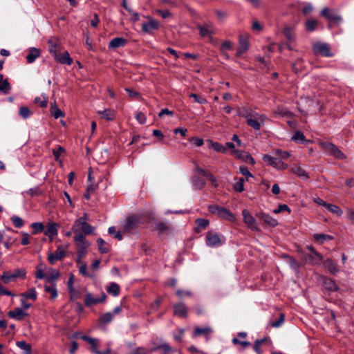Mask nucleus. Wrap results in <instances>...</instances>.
<instances>
[{
	"instance_id": "f257e3e1",
	"label": "nucleus",
	"mask_w": 354,
	"mask_h": 354,
	"mask_svg": "<svg viewBox=\"0 0 354 354\" xmlns=\"http://www.w3.org/2000/svg\"><path fill=\"white\" fill-rule=\"evenodd\" d=\"M86 215L80 217L73 223L72 226L73 232L75 236L79 234H93L94 227L86 222Z\"/></svg>"
},
{
	"instance_id": "f03ea898",
	"label": "nucleus",
	"mask_w": 354,
	"mask_h": 354,
	"mask_svg": "<svg viewBox=\"0 0 354 354\" xmlns=\"http://www.w3.org/2000/svg\"><path fill=\"white\" fill-rule=\"evenodd\" d=\"M241 115L246 119L247 124L255 130L261 129V124L263 123L265 117L263 115L258 113H249L247 111L241 112Z\"/></svg>"
},
{
	"instance_id": "7ed1b4c3",
	"label": "nucleus",
	"mask_w": 354,
	"mask_h": 354,
	"mask_svg": "<svg viewBox=\"0 0 354 354\" xmlns=\"http://www.w3.org/2000/svg\"><path fill=\"white\" fill-rule=\"evenodd\" d=\"M144 224L142 218L138 215H133L127 218L122 225L124 232H131Z\"/></svg>"
},
{
	"instance_id": "20e7f679",
	"label": "nucleus",
	"mask_w": 354,
	"mask_h": 354,
	"mask_svg": "<svg viewBox=\"0 0 354 354\" xmlns=\"http://www.w3.org/2000/svg\"><path fill=\"white\" fill-rule=\"evenodd\" d=\"M74 241L77 245V261H80V259L86 255L87 248H88L90 243L86 241L85 236L83 234L75 236Z\"/></svg>"
},
{
	"instance_id": "39448f33",
	"label": "nucleus",
	"mask_w": 354,
	"mask_h": 354,
	"mask_svg": "<svg viewBox=\"0 0 354 354\" xmlns=\"http://www.w3.org/2000/svg\"><path fill=\"white\" fill-rule=\"evenodd\" d=\"M225 239L223 236L212 232L209 231L206 234L205 243L207 246L210 248H217L223 245L225 243Z\"/></svg>"
},
{
	"instance_id": "423d86ee",
	"label": "nucleus",
	"mask_w": 354,
	"mask_h": 354,
	"mask_svg": "<svg viewBox=\"0 0 354 354\" xmlns=\"http://www.w3.org/2000/svg\"><path fill=\"white\" fill-rule=\"evenodd\" d=\"M321 15L326 18L328 21V28H330L333 25H339L342 22V17L332 12L328 8L325 7L321 12Z\"/></svg>"
},
{
	"instance_id": "0eeeda50",
	"label": "nucleus",
	"mask_w": 354,
	"mask_h": 354,
	"mask_svg": "<svg viewBox=\"0 0 354 354\" xmlns=\"http://www.w3.org/2000/svg\"><path fill=\"white\" fill-rule=\"evenodd\" d=\"M50 53L53 55L54 58L61 64L71 65L73 59L70 57L69 53L67 51L60 52L57 49L52 48Z\"/></svg>"
},
{
	"instance_id": "6e6552de",
	"label": "nucleus",
	"mask_w": 354,
	"mask_h": 354,
	"mask_svg": "<svg viewBox=\"0 0 354 354\" xmlns=\"http://www.w3.org/2000/svg\"><path fill=\"white\" fill-rule=\"evenodd\" d=\"M320 145L323 149L336 158L344 159L345 158L344 154L333 143L323 142L320 143Z\"/></svg>"
},
{
	"instance_id": "1a4fd4ad",
	"label": "nucleus",
	"mask_w": 354,
	"mask_h": 354,
	"mask_svg": "<svg viewBox=\"0 0 354 354\" xmlns=\"http://www.w3.org/2000/svg\"><path fill=\"white\" fill-rule=\"evenodd\" d=\"M67 249V246L59 245L55 252L50 253L48 260L50 264L53 265L56 261L62 260L66 256Z\"/></svg>"
},
{
	"instance_id": "9d476101",
	"label": "nucleus",
	"mask_w": 354,
	"mask_h": 354,
	"mask_svg": "<svg viewBox=\"0 0 354 354\" xmlns=\"http://www.w3.org/2000/svg\"><path fill=\"white\" fill-rule=\"evenodd\" d=\"M26 272L24 270L19 269L15 270L14 272L10 273L8 272H3L1 276V280L4 283H8L14 281L19 277H24Z\"/></svg>"
},
{
	"instance_id": "9b49d317",
	"label": "nucleus",
	"mask_w": 354,
	"mask_h": 354,
	"mask_svg": "<svg viewBox=\"0 0 354 354\" xmlns=\"http://www.w3.org/2000/svg\"><path fill=\"white\" fill-rule=\"evenodd\" d=\"M208 209L211 213L216 214L222 218L228 219L233 218V214L230 211L219 205H211L209 206Z\"/></svg>"
},
{
	"instance_id": "f8f14e48",
	"label": "nucleus",
	"mask_w": 354,
	"mask_h": 354,
	"mask_svg": "<svg viewBox=\"0 0 354 354\" xmlns=\"http://www.w3.org/2000/svg\"><path fill=\"white\" fill-rule=\"evenodd\" d=\"M263 160L265 162L279 169H286L288 165L283 162L280 158L270 155H264Z\"/></svg>"
},
{
	"instance_id": "ddd939ff",
	"label": "nucleus",
	"mask_w": 354,
	"mask_h": 354,
	"mask_svg": "<svg viewBox=\"0 0 354 354\" xmlns=\"http://www.w3.org/2000/svg\"><path fill=\"white\" fill-rule=\"evenodd\" d=\"M313 48L316 54H319L326 57H331L333 55L330 52V46L327 44L318 42L313 44Z\"/></svg>"
},
{
	"instance_id": "4468645a",
	"label": "nucleus",
	"mask_w": 354,
	"mask_h": 354,
	"mask_svg": "<svg viewBox=\"0 0 354 354\" xmlns=\"http://www.w3.org/2000/svg\"><path fill=\"white\" fill-rule=\"evenodd\" d=\"M242 215L243 216L244 223L247 225L248 227L254 231L259 230L258 224L253 217V216L248 211L247 209H243L242 211Z\"/></svg>"
},
{
	"instance_id": "2eb2a0df",
	"label": "nucleus",
	"mask_w": 354,
	"mask_h": 354,
	"mask_svg": "<svg viewBox=\"0 0 354 354\" xmlns=\"http://www.w3.org/2000/svg\"><path fill=\"white\" fill-rule=\"evenodd\" d=\"M106 298V295L104 292H102L100 297H94L91 293H87L85 295L84 304L86 306H94L104 302Z\"/></svg>"
},
{
	"instance_id": "dca6fc26",
	"label": "nucleus",
	"mask_w": 354,
	"mask_h": 354,
	"mask_svg": "<svg viewBox=\"0 0 354 354\" xmlns=\"http://www.w3.org/2000/svg\"><path fill=\"white\" fill-rule=\"evenodd\" d=\"M59 227V224L54 222H49L47 225V229L44 232V234L48 236L50 241H52L53 237L57 235Z\"/></svg>"
},
{
	"instance_id": "f3484780",
	"label": "nucleus",
	"mask_w": 354,
	"mask_h": 354,
	"mask_svg": "<svg viewBox=\"0 0 354 354\" xmlns=\"http://www.w3.org/2000/svg\"><path fill=\"white\" fill-rule=\"evenodd\" d=\"M249 48L248 41L246 37L239 36V45L236 53V57H241Z\"/></svg>"
},
{
	"instance_id": "a211bd4d",
	"label": "nucleus",
	"mask_w": 354,
	"mask_h": 354,
	"mask_svg": "<svg viewBox=\"0 0 354 354\" xmlns=\"http://www.w3.org/2000/svg\"><path fill=\"white\" fill-rule=\"evenodd\" d=\"M257 216L259 219L261 220L266 224H267L271 227H274L278 225L277 220L272 218L270 215H269L266 213L259 212L257 214Z\"/></svg>"
},
{
	"instance_id": "6ab92c4d",
	"label": "nucleus",
	"mask_w": 354,
	"mask_h": 354,
	"mask_svg": "<svg viewBox=\"0 0 354 354\" xmlns=\"http://www.w3.org/2000/svg\"><path fill=\"white\" fill-rule=\"evenodd\" d=\"M174 313L175 315L185 317L187 315V309L185 304L178 303L174 306Z\"/></svg>"
},
{
	"instance_id": "aec40b11",
	"label": "nucleus",
	"mask_w": 354,
	"mask_h": 354,
	"mask_svg": "<svg viewBox=\"0 0 354 354\" xmlns=\"http://www.w3.org/2000/svg\"><path fill=\"white\" fill-rule=\"evenodd\" d=\"M149 21L147 23H144L142 24V30L146 32H149L152 30H156L159 27L158 22L153 19L152 18L149 17Z\"/></svg>"
},
{
	"instance_id": "412c9836",
	"label": "nucleus",
	"mask_w": 354,
	"mask_h": 354,
	"mask_svg": "<svg viewBox=\"0 0 354 354\" xmlns=\"http://www.w3.org/2000/svg\"><path fill=\"white\" fill-rule=\"evenodd\" d=\"M324 266L333 274H335L339 272L337 264L330 259H327L324 261Z\"/></svg>"
},
{
	"instance_id": "4be33fe9",
	"label": "nucleus",
	"mask_w": 354,
	"mask_h": 354,
	"mask_svg": "<svg viewBox=\"0 0 354 354\" xmlns=\"http://www.w3.org/2000/svg\"><path fill=\"white\" fill-rule=\"evenodd\" d=\"M212 333V329L209 326L196 327L194 330L195 336L204 335L209 338V335Z\"/></svg>"
},
{
	"instance_id": "5701e85b",
	"label": "nucleus",
	"mask_w": 354,
	"mask_h": 354,
	"mask_svg": "<svg viewBox=\"0 0 354 354\" xmlns=\"http://www.w3.org/2000/svg\"><path fill=\"white\" fill-rule=\"evenodd\" d=\"M60 274L59 271L50 268L47 270L46 274V283H55V281L59 277Z\"/></svg>"
},
{
	"instance_id": "b1692460",
	"label": "nucleus",
	"mask_w": 354,
	"mask_h": 354,
	"mask_svg": "<svg viewBox=\"0 0 354 354\" xmlns=\"http://www.w3.org/2000/svg\"><path fill=\"white\" fill-rule=\"evenodd\" d=\"M26 315V313L21 308H16L8 312V316L17 320H21Z\"/></svg>"
},
{
	"instance_id": "393cba45",
	"label": "nucleus",
	"mask_w": 354,
	"mask_h": 354,
	"mask_svg": "<svg viewBox=\"0 0 354 354\" xmlns=\"http://www.w3.org/2000/svg\"><path fill=\"white\" fill-rule=\"evenodd\" d=\"M44 291L49 293L50 298L54 299L57 297V290L55 283H46L44 286Z\"/></svg>"
},
{
	"instance_id": "a878e982",
	"label": "nucleus",
	"mask_w": 354,
	"mask_h": 354,
	"mask_svg": "<svg viewBox=\"0 0 354 354\" xmlns=\"http://www.w3.org/2000/svg\"><path fill=\"white\" fill-rule=\"evenodd\" d=\"M196 226L194 228V231L196 233H200L202 230H205L209 225V220L205 218H197L195 221Z\"/></svg>"
},
{
	"instance_id": "bb28decb",
	"label": "nucleus",
	"mask_w": 354,
	"mask_h": 354,
	"mask_svg": "<svg viewBox=\"0 0 354 354\" xmlns=\"http://www.w3.org/2000/svg\"><path fill=\"white\" fill-rule=\"evenodd\" d=\"M97 113L101 116L102 118L108 121L113 120L115 117V111L109 109H104L103 111H98Z\"/></svg>"
},
{
	"instance_id": "cd10ccee",
	"label": "nucleus",
	"mask_w": 354,
	"mask_h": 354,
	"mask_svg": "<svg viewBox=\"0 0 354 354\" xmlns=\"http://www.w3.org/2000/svg\"><path fill=\"white\" fill-rule=\"evenodd\" d=\"M323 284L326 289L330 291H337L338 286L336 284L335 281L332 279L328 277L323 278Z\"/></svg>"
},
{
	"instance_id": "c85d7f7f",
	"label": "nucleus",
	"mask_w": 354,
	"mask_h": 354,
	"mask_svg": "<svg viewBox=\"0 0 354 354\" xmlns=\"http://www.w3.org/2000/svg\"><path fill=\"white\" fill-rule=\"evenodd\" d=\"M127 43V40L122 37H115L111 39L109 42V47L111 48H116L120 46H124Z\"/></svg>"
},
{
	"instance_id": "c756f323",
	"label": "nucleus",
	"mask_w": 354,
	"mask_h": 354,
	"mask_svg": "<svg viewBox=\"0 0 354 354\" xmlns=\"http://www.w3.org/2000/svg\"><path fill=\"white\" fill-rule=\"evenodd\" d=\"M106 291L109 294L116 297L120 294V288L118 283L112 282L106 287Z\"/></svg>"
},
{
	"instance_id": "7c9ffc66",
	"label": "nucleus",
	"mask_w": 354,
	"mask_h": 354,
	"mask_svg": "<svg viewBox=\"0 0 354 354\" xmlns=\"http://www.w3.org/2000/svg\"><path fill=\"white\" fill-rule=\"evenodd\" d=\"M192 183L194 188L196 189H201L205 185V179L199 176H194L192 179Z\"/></svg>"
},
{
	"instance_id": "2f4dec72",
	"label": "nucleus",
	"mask_w": 354,
	"mask_h": 354,
	"mask_svg": "<svg viewBox=\"0 0 354 354\" xmlns=\"http://www.w3.org/2000/svg\"><path fill=\"white\" fill-rule=\"evenodd\" d=\"M319 21L315 19H308L305 22V28L308 32L315 30L318 26Z\"/></svg>"
},
{
	"instance_id": "473e14b6",
	"label": "nucleus",
	"mask_w": 354,
	"mask_h": 354,
	"mask_svg": "<svg viewBox=\"0 0 354 354\" xmlns=\"http://www.w3.org/2000/svg\"><path fill=\"white\" fill-rule=\"evenodd\" d=\"M291 171L299 177L308 178L307 172L299 165H294L291 167Z\"/></svg>"
},
{
	"instance_id": "72a5a7b5",
	"label": "nucleus",
	"mask_w": 354,
	"mask_h": 354,
	"mask_svg": "<svg viewBox=\"0 0 354 354\" xmlns=\"http://www.w3.org/2000/svg\"><path fill=\"white\" fill-rule=\"evenodd\" d=\"M10 86L7 80H4L2 75H0V91L8 94L10 91Z\"/></svg>"
},
{
	"instance_id": "f704fd0d",
	"label": "nucleus",
	"mask_w": 354,
	"mask_h": 354,
	"mask_svg": "<svg viewBox=\"0 0 354 354\" xmlns=\"http://www.w3.org/2000/svg\"><path fill=\"white\" fill-rule=\"evenodd\" d=\"M283 32L285 35L287 40L289 41V43H294L295 42L296 37L295 35L293 32V30L290 27H286L283 30Z\"/></svg>"
},
{
	"instance_id": "c9c22d12",
	"label": "nucleus",
	"mask_w": 354,
	"mask_h": 354,
	"mask_svg": "<svg viewBox=\"0 0 354 354\" xmlns=\"http://www.w3.org/2000/svg\"><path fill=\"white\" fill-rule=\"evenodd\" d=\"M40 55V52L38 49L35 48H32L30 50L29 53L26 56L27 62L30 64L32 63L36 58H37Z\"/></svg>"
},
{
	"instance_id": "e433bc0d",
	"label": "nucleus",
	"mask_w": 354,
	"mask_h": 354,
	"mask_svg": "<svg viewBox=\"0 0 354 354\" xmlns=\"http://www.w3.org/2000/svg\"><path fill=\"white\" fill-rule=\"evenodd\" d=\"M285 257L287 259V263L289 264V266H290V268L294 270V271L296 272V273H298L299 272V268H300V264L294 258H292V257H290V256H285Z\"/></svg>"
},
{
	"instance_id": "4c0bfd02",
	"label": "nucleus",
	"mask_w": 354,
	"mask_h": 354,
	"mask_svg": "<svg viewBox=\"0 0 354 354\" xmlns=\"http://www.w3.org/2000/svg\"><path fill=\"white\" fill-rule=\"evenodd\" d=\"M233 154L239 158H245L247 161L252 164H254V158L248 153L241 151H234Z\"/></svg>"
},
{
	"instance_id": "58836bf2",
	"label": "nucleus",
	"mask_w": 354,
	"mask_h": 354,
	"mask_svg": "<svg viewBox=\"0 0 354 354\" xmlns=\"http://www.w3.org/2000/svg\"><path fill=\"white\" fill-rule=\"evenodd\" d=\"M198 29L200 30V34L202 37H206L208 35H211L214 33L212 27L209 25L201 26L198 25L197 26Z\"/></svg>"
},
{
	"instance_id": "ea45409f",
	"label": "nucleus",
	"mask_w": 354,
	"mask_h": 354,
	"mask_svg": "<svg viewBox=\"0 0 354 354\" xmlns=\"http://www.w3.org/2000/svg\"><path fill=\"white\" fill-rule=\"evenodd\" d=\"M50 113L55 119L64 115V113L57 107L55 102L54 104H51Z\"/></svg>"
},
{
	"instance_id": "a19ab883",
	"label": "nucleus",
	"mask_w": 354,
	"mask_h": 354,
	"mask_svg": "<svg viewBox=\"0 0 354 354\" xmlns=\"http://www.w3.org/2000/svg\"><path fill=\"white\" fill-rule=\"evenodd\" d=\"M21 297L26 299H30L35 300L37 299V292L34 288L29 289L27 292H24L21 295Z\"/></svg>"
},
{
	"instance_id": "79ce46f5",
	"label": "nucleus",
	"mask_w": 354,
	"mask_h": 354,
	"mask_svg": "<svg viewBox=\"0 0 354 354\" xmlns=\"http://www.w3.org/2000/svg\"><path fill=\"white\" fill-rule=\"evenodd\" d=\"M48 96L45 94H42L40 97H36L34 102L41 107H46L48 104Z\"/></svg>"
},
{
	"instance_id": "37998d69",
	"label": "nucleus",
	"mask_w": 354,
	"mask_h": 354,
	"mask_svg": "<svg viewBox=\"0 0 354 354\" xmlns=\"http://www.w3.org/2000/svg\"><path fill=\"white\" fill-rule=\"evenodd\" d=\"M113 320V313L108 312L100 317V323L103 325L108 324Z\"/></svg>"
},
{
	"instance_id": "c03bdc74",
	"label": "nucleus",
	"mask_w": 354,
	"mask_h": 354,
	"mask_svg": "<svg viewBox=\"0 0 354 354\" xmlns=\"http://www.w3.org/2000/svg\"><path fill=\"white\" fill-rule=\"evenodd\" d=\"M19 115L24 119H27L30 117L32 112L27 106H21L19 111Z\"/></svg>"
},
{
	"instance_id": "a18cd8bd",
	"label": "nucleus",
	"mask_w": 354,
	"mask_h": 354,
	"mask_svg": "<svg viewBox=\"0 0 354 354\" xmlns=\"http://www.w3.org/2000/svg\"><path fill=\"white\" fill-rule=\"evenodd\" d=\"M292 140L299 143H304L306 141L304 133L299 131L294 133L293 136L292 137Z\"/></svg>"
},
{
	"instance_id": "49530a36",
	"label": "nucleus",
	"mask_w": 354,
	"mask_h": 354,
	"mask_svg": "<svg viewBox=\"0 0 354 354\" xmlns=\"http://www.w3.org/2000/svg\"><path fill=\"white\" fill-rule=\"evenodd\" d=\"M209 142L211 143V147L214 151H216L217 152H221V153L226 152V148L221 144L216 142H213V141H209Z\"/></svg>"
},
{
	"instance_id": "de8ad7c7",
	"label": "nucleus",
	"mask_w": 354,
	"mask_h": 354,
	"mask_svg": "<svg viewBox=\"0 0 354 354\" xmlns=\"http://www.w3.org/2000/svg\"><path fill=\"white\" fill-rule=\"evenodd\" d=\"M30 226L33 229V234H37L39 232H41L44 229V225L40 222L32 223Z\"/></svg>"
},
{
	"instance_id": "09e8293b",
	"label": "nucleus",
	"mask_w": 354,
	"mask_h": 354,
	"mask_svg": "<svg viewBox=\"0 0 354 354\" xmlns=\"http://www.w3.org/2000/svg\"><path fill=\"white\" fill-rule=\"evenodd\" d=\"M326 207L328 211L337 216H340L342 214V211L337 205L327 203Z\"/></svg>"
},
{
	"instance_id": "8fccbe9b",
	"label": "nucleus",
	"mask_w": 354,
	"mask_h": 354,
	"mask_svg": "<svg viewBox=\"0 0 354 354\" xmlns=\"http://www.w3.org/2000/svg\"><path fill=\"white\" fill-rule=\"evenodd\" d=\"M244 179L243 178H239L234 183L233 187L234 189L237 192H242L244 191Z\"/></svg>"
},
{
	"instance_id": "3c124183",
	"label": "nucleus",
	"mask_w": 354,
	"mask_h": 354,
	"mask_svg": "<svg viewBox=\"0 0 354 354\" xmlns=\"http://www.w3.org/2000/svg\"><path fill=\"white\" fill-rule=\"evenodd\" d=\"M48 44L50 46L49 51L50 52V50L52 48L57 49V50H59V41L57 38H52L48 40Z\"/></svg>"
},
{
	"instance_id": "603ef678",
	"label": "nucleus",
	"mask_w": 354,
	"mask_h": 354,
	"mask_svg": "<svg viewBox=\"0 0 354 354\" xmlns=\"http://www.w3.org/2000/svg\"><path fill=\"white\" fill-rule=\"evenodd\" d=\"M10 219H11L12 223L14 224V225L17 228H20L24 225L23 219L17 216H15V215L12 216L10 218Z\"/></svg>"
},
{
	"instance_id": "864d4df0",
	"label": "nucleus",
	"mask_w": 354,
	"mask_h": 354,
	"mask_svg": "<svg viewBox=\"0 0 354 354\" xmlns=\"http://www.w3.org/2000/svg\"><path fill=\"white\" fill-rule=\"evenodd\" d=\"M274 153L279 157V158H280L284 160H287L290 156V153L288 151L280 149H276L274 151Z\"/></svg>"
},
{
	"instance_id": "5fc2aeb1",
	"label": "nucleus",
	"mask_w": 354,
	"mask_h": 354,
	"mask_svg": "<svg viewBox=\"0 0 354 354\" xmlns=\"http://www.w3.org/2000/svg\"><path fill=\"white\" fill-rule=\"evenodd\" d=\"M16 345L21 349L30 353L31 350L30 345L27 344L25 341L17 342Z\"/></svg>"
},
{
	"instance_id": "6e6d98bb",
	"label": "nucleus",
	"mask_w": 354,
	"mask_h": 354,
	"mask_svg": "<svg viewBox=\"0 0 354 354\" xmlns=\"http://www.w3.org/2000/svg\"><path fill=\"white\" fill-rule=\"evenodd\" d=\"M314 238L321 243L324 242L326 239H332V236L325 234H315Z\"/></svg>"
},
{
	"instance_id": "4d7b16f0",
	"label": "nucleus",
	"mask_w": 354,
	"mask_h": 354,
	"mask_svg": "<svg viewBox=\"0 0 354 354\" xmlns=\"http://www.w3.org/2000/svg\"><path fill=\"white\" fill-rule=\"evenodd\" d=\"M35 277L37 279H46V274H45L44 272L42 266H38L37 267V272L35 274Z\"/></svg>"
},
{
	"instance_id": "13d9d810",
	"label": "nucleus",
	"mask_w": 354,
	"mask_h": 354,
	"mask_svg": "<svg viewBox=\"0 0 354 354\" xmlns=\"http://www.w3.org/2000/svg\"><path fill=\"white\" fill-rule=\"evenodd\" d=\"M108 231L110 234H113L117 239L120 241L122 239V235L121 232L119 231L116 232L115 227L114 226L110 227Z\"/></svg>"
},
{
	"instance_id": "bf43d9fd",
	"label": "nucleus",
	"mask_w": 354,
	"mask_h": 354,
	"mask_svg": "<svg viewBox=\"0 0 354 354\" xmlns=\"http://www.w3.org/2000/svg\"><path fill=\"white\" fill-rule=\"evenodd\" d=\"M308 250L310 251V254H313L316 257V259H315V262H318L319 261L323 260V257L319 253H318L313 247L308 246Z\"/></svg>"
},
{
	"instance_id": "052dcab7",
	"label": "nucleus",
	"mask_w": 354,
	"mask_h": 354,
	"mask_svg": "<svg viewBox=\"0 0 354 354\" xmlns=\"http://www.w3.org/2000/svg\"><path fill=\"white\" fill-rule=\"evenodd\" d=\"M97 243L99 245V250L102 253H106L109 252L108 248L106 247H104V245L105 244V241L102 238L97 239Z\"/></svg>"
},
{
	"instance_id": "680f3d73",
	"label": "nucleus",
	"mask_w": 354,
	"mask_h": 354,
	"mask_svg": "<svg viewBox=\"0 0 354 354\" xmlns=\"http://www.w3.org/2000/svg\"><path fill=\"white\" fill-rule=\"evenodd\" d=\"M232 343L234 344H240L243 348L250 345V343L248 341H241L238 338L234 337L232 339Z\"/></svg>"
},
{
	"instance_id": "e2e57ef3",
	"label": "nucleus",
	"mask_w": 354,
	"mask_h": 354,
	"mask_svg": "<svg viewBox=\"0 0 354 354\" xmlns=\"http://www.w3.org/2000/svg\"><path fill=\"white\" fill-rule=\"evenodd\" d=\"M284 315L281 314L279 318L277 320L271 323V326L274 328L279 327L284 322Z\"/></svg>"
},
{
	"instance_id": "0e129e2a",
	"label": "nucleus",
	"mask_w": 354,
	"mask_h": 354,
	"mask_svg": "<svg viewBox=\"0 0 354 354\" xmlns=\"http://www.w3.org/2000/svg\"><path fill=\"white\" fill-rule=\"evenodd\" d=\"M232 49V44L228 41H224L221 46V50L222 51L228 50Z\"/></svg>"
},
{
	"instance_id": "69168bd1",
	"label": "nucleus",
	"mask_w": 354,
	"mask_h": 354,
	"mask_svg": "<svg viewBox=\"0 0 354 354\" xmlns=\"http://www.w3.org/2000/svg\"><path fill=\"white\" fill-rule=\"evenodd\" d=\"M239 171L241 174H242L243 176H245L247 178L249 177H252V174L249 171L248 169L245 166H240L239 167Z\"/></svg>"
},
{
	"instance_id": "338daca9",
	"label": "nucleus",
	"mask_w": 354,
	"mask_h": 354,
	"mask_svg": "<svg viewBox=\"0 0 354 354\" xmlns=\"http://www.w3.org/2000/svg\"><path fill=\"white\" fill-rule=\"evenodd\" d=\"M159 347H160V349H162V351L165 353H168L174 351L173 349L171 348V347L167 343H165V342H163V343L159 344Z\"/></svg>"
},
{
	"instance_id": "774afa93",
	"label": "nucleus",
	"mask_w": 354,
	"mask_h": 354,
	"mask_svg": "<svg viewBox=\"0 0 354 354\" xmlns=\"http://www.w3.org/2000/svg\"><path fill=\"white\" fill-rule=\"evenodd\" d=\"M156 12L160 15L163 19H167L171 17V13L169 10H162L158 9L156 10Z\"/></svg>"
}]
</instances>
